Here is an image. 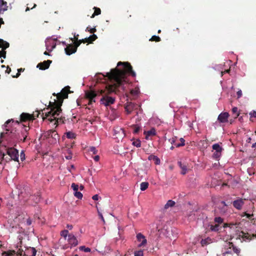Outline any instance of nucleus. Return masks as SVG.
<instances>
[{
  "instance_id": "obj_1",
  "label": "nucleus",
  "mask_w": 256,
  "mask_h": 256,
  "mask_svg": "<svg viewBox=\"0 0 256 256\" xmlns=\"http://www.w3.org/2000/svg\"><path fill=\"white\" fill-rule=\"evenodd\" d=\"M123 66V70L115 68L111 70L110 72L106 73V76L110 80H114L113 84L107 85L106 90H101L100 92V94H102L105 93L106 91V95L103 96L100 99L101 104L106 106L114 102L115 98L108 96V95L112 92H114L116 94H118L120 92L119 88L122 86L123 82L126 78V74H128L133 77H135L136 76V72L133 70L130 63L119 62L117 66Z\"/></svg>"
},
{
  "instance_id": "obj_2",
  "label": "nucleus",
  "mask_w": 256,
  "mask_h": 256,
  "mask_svg": "<svg viewBox=\"0 0 256 256\" xmlns=\"http://www.w3.org/2000/svg\"><path fill=\"white\" fill-rule=\"evenodd\" d=\"M70 87L69 86H66L62 89L60 92L56 94L57 100H54V102H50L48 107L46 110H50L48 112L46 113L44 118H48L52 121V116L55 117L56 116H58L62 113V109L61 106L63 103L64 99L68 98V94L70 93ZM53 95L56 96L54 93Z\"/></svg>"
},
{
  "instance_id": "obj_3",
  "label": "nucleus",
  "mask_w": 256,
  "mask_h": 256,
  "mask_svg": "<svg viewBox=\"0 0 256 256\" xmlns=\"http://www.w3.org/2000/svg\"><path fill=\"white\" fill-rule=\"evenodd\" d=\"M46 110H47L46 108L45 109L44 108L42 111V118L43 119V120H44L46 119H48V121H50V122H53L54 120H55V122H54V124H65L66 122L68 120V121L69 120L68 118V119H66V118L64 116H60V118H57L58 116H56L55 117L54 116H52V121L50 120V118H44L46 116ZM60 114L58 116H60Z\"/></svg>"
},
{
  "instance_id": "obj_4",
  "label": "nucleus",
  "mask_w": 256,
  "mask_h": 256,
  "mask_svg": "<svg viewBox=\"0 0 256 256\" xmlns=\"http://www.w3.org/2000/svg\"><path fill=\"white\" fill-rule=\"evenodd\" d=\"M6 153L9 156V160H14L16 162H18V152L14 148H8L6 150Z\"/></svg>"
},
{
  "instance_id": "obj_5",
  "label": "nucleus",
  "mask_w": 256,
  "mask_h": 256,
  "mask_svg": "<svg viewBox=\"0 0 256 256\" xmlns=\"http://www.w3.org/2000/svg\"><path fill=\"white\" fill-rule=\"evenodd\" d=\"M37 251L35 248L29 247L27 248L25 252L19 250L18 252L19 256H36Z\"/></svg>"
},
{
  "instance_id": "obj_6",
  "label": "nucleus",
  "mask_w": 256,
  "mask_h": 256,
  "mask_svg": "<svg viewBox=\"0 0 256 256\" xmlns=\"http://www.w3.org/2000/svg\"><path fill=\"white\" fill-rule=\"evenodd\" d=\"M9 46V43L2 39H0V54L2 55V58H6V52L4 50L8 48Z\"/></svg>"
},
{
  "instance_id": "obj_7",
  "label": "nucleus",
  "mask_w": 256,
  "mask_h": 256,
  "mask_svg": "<svg viewBox=\"0 0 256 256\" xmlns=\"http://www.w3.org/2000/svg\"><path fill=\"white\" fill-rule=\"evenodd\" d=\"M86 97L89 100L88 104H92L95 102L94 98L97 96L96 92L92 90H87L85 93Z\"/></svg>"
},
{
  "instance_id": "obj_8",
  "label": "nucleus",
  "mask_w": 256,
  "mask_h": 256,
  "mask_svg": "<svg viewBox=\"0 0 256 256\" xmlns=\"http://www.w3.org/2000/svg\"><path fill=\"white\" fill-rule=\"evenodd\" d=\"M114 134L115 138L118 140L122 139L125 136L124 131L123 128L120 127H116L114 129Z\"/></svg>"
},
{
  "instance_id": "obj_9",
  "label": "nucleus",
  "mask_w": 256,
  "mask_h": 256,
  "mask_svg": "<svg viewBox=\"0 0 256 256\" xmlns=\"http://www.w3.org/2000/svg\"><path fill=\"white\" fill-rule=\"evenodd\" d=\"M246 199L242 198H238L236 200H234L232 204L234 207L238 210H241L244 204V201Z\"/></svg>"
},
{
  "instance_id": "obj_10",
  "label": "nucleus",
  "mask_w": 256,
  "mask_h": 256,
  "mask_svg": "<svg viewBox=\"0 0 256 256\" xmlns=\"http://www.w3.org/2000/svg\"><path fill=\"white\" fill-rule=\"evenodd\" d=\"M227 206L228 204H226L225 202L222 201L218 207V210H219V212L221 214H224L226 213L228 210Z\"/></svg>"
},
{
  "instance_id": "obj_11",
  "label": "nucleus",
  "mask_w": 256,
  "mask_h": 256,
  "mask_svg": "<svg viewBox=\"0 0 256 256\" xmlns=\"http://www.w3.org/2000/svg\"><path fill=\"white\" fill-rule=\"evenodd\" d=\"M229 114L227 112H222L218 118V120L220 122L224 123L228 121Z\"/></svg>"
},
{
  "instance_id": "obj_12",
  "label": "nucleus",
  "mask_w": 256,
  "mask_h": 256,
  "mask_svg": "<svg viewBox=\"0 0 256 256\" xmlns=\"http://www.w3.org/2000/svg\"><path fill=\"white\" fill-rule=\"evenodd\" d=\"M52 62V61L50 60H44L42 62L39 63L37 66V68L42 70H45L49 68Z\"/></svg>"
},
{
  "instance_id": "obj_13",
  "label": "nucleus",
  "mask_w": 256,
  "mask_h": 256,
  "mask_svg": "<svg viewBox=\"0 0 256 256\" xmlns=\"http://www.w3.org/2000/svg\"><path fill=\"white\" fill-rule=\"evenodd\" d=\"M34 118V115H31L28 113L23 112L20 116V120L21 122L32 120Z\"/></svg>"
},
{
  "instance_id": "obj_14",
  "label": "nucleus",
  "mask_w": 256,
  "mask_h": 256,
  "mask_svg": "<svg viewBox=\"0 0 256 256\" xmlns=\"http://www.w3.org/2000/svg\"><path fill=\"white\" fill-rule=\"evenodd\" d=\"M68 244L72 246H75L78 244V241L76 237L72 234H68Z\"/></svg>"
},
{
  "instance_id": "obj_15",
  "label": "nucleus",
  "mask_w": 256,
  "mask_h": 256,
  "mask_svg": "<svg viewBox=\"0 0 256 256\" xmlns=\"http://www.w3.org/2000/svg\"><path fill=\"white\" fill-rule=\"evenodd\" d=\"M136 238L138 242H141V243L138 244V246L140 247L146 244L147 240L144 236L141 233L137 234Z\"/></svg>"
},
{
  "instance_id": "obj_16",
  "label": "nucleus",
  "mask_w": 256,
  "mask_h": 256,
  "mask_svg": "<svg viewBox=\"0 0 256 256\" xmlns=\"http://www.w3.org/2000/svg\"><path fill=\"white\" fill-rule=\"evenodd\" d=\"M137 105L132 102H128L127 105L125 106V110L127 112L128 114L131 113V112L135 108Z\"/></svg>"
},
{
  "instance_id": "obj_17",
  "label": "nucleus",
  "mask_w": 256,
  "mask_h": 256,
  "mask_svg": "<svg viewBox=\"0 0 256 256\" xmlns=\"http://www.w3.org/2000/svg\"><path fill=\"white\" fill-rule=\"evenodd\" d=\"M66 54L67 55H70L76 52V48H74V46L72 44H68L64 49Z\"/></svg>"
},
{
  "instance_id": "obj_18",
  "label": "nucleus",
  "mask_w": 256,
  "mask_h": 256,
  "mask_svg": "<svg viewBox=\"0 0 256 256\" xmlns=\"http://www.w3.org/2000/svg\"><path fill=\"white\" fill-rule=\"evenodd\" d=\"M29 130L30 128L28 126H24V130L21 132V134L23 137V140L20 139V140L22 141V142H25L26 141Z\"/></svg>"
},
{
  "instance_id": "obj_19",
  "label": "nucleus",
  "mask_w": 256,
  "mask_h": 256,
  "mask_svg": "<svg viewBox=\"0 0 256 256\" xmlns=\"http://www.w3.org/2000/svg\"><path fill=\"white\" fill-rule=\"evenodd\" d=\"M144 134L146 136V139L148 140L150 136H154L156 134V130L152 128L148 131H144Z\"/></svg>"
},
{
  "instance_id": "obj_20",
  "label": "nucleus",
  "mask_w": 256,
  "mask_h": 256,
  "mask_svg": "<svg viewBox=\"0 0 256 256\" xmlns=\"http://www.w3.org/2000/svg\"><path fill=\"white\" fill-rule=\"evenodd\" d=\"M241 234H240V236H241L242 238L246 239L248 240H251L254 237L256 238V234H253L252 235H250V234L248 233H246L244 232H242Z\"/></svg>"
},
{
  "instance_id": "obj_21",
  "label": "nucleus",
  "mask_w": 256,
  "mask_h": 256,
  "mask_svg": "<svg viewBox=\"0 0 256 256\" xmlns=\"http://www.w3.org/2000/svg\"><path fill=\"white\" fill-rule=\"evenodd\" d=\"M178 166L181 168V174H185L188 172L187 166L186 164H183L181 162H178Z\"/></svg>"
},
{
  "instance_id": "obj_22",
  "label": "nucleus",
  "mask_w": 256,
  "mask_h": 256,
  "mask_svg": "<svg viewBox=\"0 0 256 256\" xmlns=\"http://www.w3.org/2000/svg\"><path fill=\"white\" fill-rule=\"evenodd\" d=\"M8 9L7 2L4 0H0V13Z\"/></svg>"
},
{
  "instance_id": "obj_23",
  "label": "nucleus",
  "mask_w": 256,
  "mask_h": 256,
  "mask_svg": "<svg viewBox=\"0 0 256 256\" xmlns=\"http://www.w3.org/2000/svg\"><path fill=\"white\" fill-rule=\"evenodd\" d=\"M47 136L49 137H52L55 139L58 137L56 132L52 130H49L47 132Z\"/></svg>"
},
{
  "instance_id": "obj_24",
  "label": "nucleus",
  "mask_w": 256,
  "mask_h": 256,
  "mask_svg": "<svg viewBox=\"0 0 256 256\" xmlns=\"http://www.w3.org/2000/svg\"><path fill=\"white\" fill-rule=\"evenodd\" d=\"M2 256H19L18 252H16L14 250H9L4 252L2 254Z\"/></svg>"
},
{
  "instance_id": "obj_25",
  "label": "nucleus",
  "mask_w": 256,
  "mask_h": 256,
  "mask_svg": "<svg viewBox=\"0 0 256 256\" xmlns=\"http://www.w3.org/2000/svg\"><path fill=\"white\" fill-rule=\"evenodd\" d=\"M212 242V240L211 238L208 237L205 239H202L200 244L202 246H206Z\"/></svg>"
},
{
  "instance_id": "obj_26",
  "label": "nucleus",
  "mask_w": 256,
  "mask_h": 256,
  "mask_svg": "<svg viewBox=\"0 0 256 256\" xmlns=\"http://www.w3.org/2000/svg\"><path fill=\"white\" fill-rule=\"evenodd\" d=\"M212 148L216 152H222L223 150L222 147H221L218 144H214L212 146Z\"/></svg>"
},
{
  "instance_id": "obj_27",
  "label": "nucleus",
  "mask_w": 256,
  "mask_h": 256,
  "mask_svg": "<svg viewBox=\"0 0 256 256\" xmlns=\"http://www.w3.org/2000/svg\"><path fill=\"white\" fill-rule=\"evenodd\" d=\"M67 138L70 139H75L76 138V134L72 132H68L66 133Z\"/></svg>"
},
{
  "instance_id": "obj_28",
  "label": "nucleus",
  "mask_w": 256,
  "mask_h": 256,
  "mask_svg": "<svg viewBox=\"0 0 256 256\" xmlns=\"http://www.w3.org/2000/svg\"><path fill=\"white\" fill-rule=\"evenodd\" d=\"M94 12L91 16L92 18H94L96 16H98L101 13V10L100 8L94 6Z\"/></svg>"
},
{
  "instance_id": "obj_29",
  "label": "nucleus",
  "mask_w": 256,
  "mask_h": 256,
  "mask_svg": "<svg viewBox=\"0 0 256 256\" xmlns=\"http://www.w3.org/2000/svg\"><path fill=\"white\" fill-rule=\"evenodd\" d=\"M148 182H142L140 184V188L142 191L145 190L148 188Z\"/></svg>"
},
{
  "instance_id": "obj_30",
  "label": "nucleus",
  "mask_w": 256,
  "mask_h": 256,
  "mask_svg": "<svg viewBox=\"0 0 256 256\" xmlns=\"http://www.w3.org/2000/svg\"><path fill=\"white\" fill-rule=\"evenodd\" d=\"M175 204V202L172 200H168L164 206L166 209L170 207H172Z\"/></svg>"
},
{
  "instance_id": "obj_31",
  "label": "nucleus",
  "mask_w": 256,
  "mask_h": 256,
  "mask_svg": "<svg viewBox=\"0 0 256 256\" xmlns=\"http://www.w3.org/2000/svg\"><path fill=\"white\" fill-rule=\"evenodd\" d=\"M97 38L98 37L95 34H93L92 35L90 36L88 38H87L88 43H92L94 41L97 39Z\"/></svg>"
},
{
  "instance_id": "obj_32",
  "label": "nucleus",
  "mask_w": 256,
  "mask_h": 256,
  "mask_svg": "<svg viewBox=\"0 0 256 256\" xmlns=\"http://www.w3.org/2000/svg\"><path fill=\"white\" fill-rule=\"evenodd\" d=\"M69 232L68 230H64L60 232V236H62L64 239L66 238V237H68Z\"/></svg>"
},
{
  "instance_id": "obj_33",
  "label": "nucleus",
  "mask_w": 256,
  "mask_h": 256,
  "mask_svg": "<svg viewBox=\"0 0 256 256\" xmlns=\"http://www.w3.org/2000/svg\"><path fill=\"white\" fill-rule=\"evenodd\" d=\"M210 229L212 231L217 232L219 230V225L218 224L211 225Z\"/></svg>"
},
{
  "instance_id": "obj_34",
  "label": "nucleus",
  "mask_w": 256,
  "mask_h": 256,
  "mask_svg": "<svg viewBox=\"0 0 256 256\" xmlns=\"http://www.w3.org/2000/svg\"><path fill=\"white\" fill-rule=\"evenodd\" d=\"M79 250L82 251H84L86 252H90L91 250L89 248H86L85 246H80L79 248Z\"/></svg>"
},
{
  "instance_id": "obj_35",
  "label": "nucleus",
  "mask_w": 256,
  "mask_h": 256,
  "mask_svg": "<svg viewBox=\"0 0 256 256\" xmlns=\"http://www.w3.org/2000/svg\"><path fill=\"white\" fill-rule=\"evenodd\" d=\"M232 112L233 114H235V118H236L240 115V113L238 112V108L236 107H234L232 108Z\"/></svg>"
},
{
  "instance_id": "obj_36",
  "label": "nucleus",
  "mask_w": 256,
  "mask_h": 256,
  "mask_svg": "<svg viewBox=\"0 0 256 256\" xmlns=\"http://www.w3.org/2000/svg\"><path fill=\"white\" fill-rule=\"evenodd\" d=\"M88 151L89 152H92V154H96L98 152V150H96V148L94 146H90L88 149Z\"/></svg>"
},
{
  "instance_id": "obj_37",
  "label": "nucleus",
  "mask_w": 256,
  "mask_h": 256,
  "mask_svg": "<svg viewBox=\"0 0 256 256\" xmlns=\"http://www.w3.org/2000/svg\"><path fill=\"white\" fill-rule=\"evenodd\" d=\"M86 31H88L89 32L90 34H94V33L95 32H96V28H90L89 26H88L86 28Z\"/></svg>"
},
{
  "instance_id": "obj_38",
  "label": "nucleus",
  "mask_w": 256,
  "mask_h": 256,
  "mask_svg": "<svg viewBox=\"0 0 256 256\" xmlns=\"http://www.w3.org/2000/svg\"><path fill=\"white\" fill-rule=\"evenodd\" d=\"M160 40H161L160 38L158 36H152L150 40L155 41V42H160Z\"/></svg>"
},
{
  "instance_id": "obj_39",
  "label": "nucleus",
  "mask_w": 256,
  "mask_h": 256,
  "mask_svg": "<svg viewBox=\"0 0 256 256\" xmlns=\"http://www.w3.org/2000/svg\"><path fill=\"white\" fill-rule=\"evenodd\" d=\"M132 144L137 148H140L141 146V142L139 140H137L132 142Z\"/></svg>"
},
{
  "instance_id": "obj_40",
  "label": "nucleus",
  "mask_w": 256,
  "mask_h": 256,
  "mask_svg": "<svg viewBox=\"0 0 256 256\" xmlns=\"http://www.w3.org/2000/svg\"><path fill=\"white\" fill-rule=\"evenodd\" d=\"M74 196L80 200H81L82 198V194L80 192H74Z\"/></svg>"
},
{
  "instance_id": "obj_41",
  "label": "nucleus",
  "mask_w": 256,
  "mask_h": 256,
  "mask_svg": "<svg viewBox=\"0 0 256 256\" xmlns=\"http://www.w3.org/2000/svg\"><path fill=\"white\" fill-rule=\"evenodd\" d=\"M134 128V134H138L140 130V127L137 125H133L132 126Z\"/></svg>"
},
{
  "instance_id": "obj_42",
  "label": "nucleus",
  "mask_w": 256,
  "mask_h": 256,
  "mask_svg": "<svg viewBox=\"0 0 256 256\" xmlns=\"http://www.w3.org/2000/svg\"><path fill=\"white\" fill-rule=\"evenodd\" d=\"M214 220V222L218 223V224L223 222V219L220 216L216 217Z\"/></svg>"
},
{
  "instance_id": "obj_43",
  "label": "nucleus",
  "mask_w": 256,
  "mask_h": 256,
  "mask_svg": "<svg viewBox=\"0 0 256 256\" xmlns=\"http://www.w3.org/2000/svg\"><path fill=\"white\" fill-rule=\"evenodd\" d=\"M5 154H4V153L2 152H1V150H0V164H1L2 162V160H6V161H7V160H6V158H8V156H6V158H4L5 156Z\"/></svg>"
},
{
  "instance_id": "obj_44",
  "label": "nucleus",
  "mask_w": 256,
  "mask_h": 256,
  "mask_svg": "<svg viewBox=\"0 0 256 256\" xmlns=\"http://www.w3.org/2000/svg\"><path fill=\"white\" fill-rule=\"evenodd\" d=\"M71 187L73 189V190L74 191V192H78V184H76L74 183H72V184Z\"/></svg>"
},
{
  "instance_id": "obj_45",
  "label": "nucleus",
  "mask_w": 256,
  "mask_h": 256,
  "mask_svg": "<svg viewBox=\"0 0 256 256\" xmlns=\"http://www.w3.org/2000/svg\"><path fill=\"white\" fill-rule=\"evenodd\" d=\"M222 154V152H215L214 154H213V157L214 158H219L220 156Z\"/></svg>"
},
{
  "instance_id": "obj_46",
  "label": "nucleus",
  "mask_w": 256,
  "mask_h": 256,
  "mask_svg": "<svg viewBox=\"0 0 256 256\" xmlns=\"http://www.w3.org/2000/svg\"><path fill=\"white\" fill-rule=\"evenodd\" d=\"M152 160L154 161L156 164H160V160L157 156H153Z\"/></svg>"
},
{
  "instance_id": "obj_47",
  "label": "nucleus",
  "mask_w": 256,
  "mask_h": 256,
  "mask_svg": "<svg viewBox=\"0 0 256 256\" xmlns=\"http://www.w3.org/2000/svg\"><path fill=\"white\" fill-rule=\"evenodd\" d=\"M80 44V42H79V40H76L74 43V48H76V50L78 47L79 46Z\"/></svg>"
},
{
  "instance_id": "obj_48",
  "label": "nucleus",
  "mask_w": 256,
  "mask_h": 256,
  "mask_svg": "<svg viewBox=\"0 0 256 256\" xmlns=\"http://www.w3.org/2000/svg\"><path fill=\"white\" fill-rule=\"evenodd\" d=\"M180 144H177L176 145V147L177 148L184 146L185 144V143H184L185 140H184L183 138H180Z\"/></svg>"
},
{
  "instance_id": "obj_49",
  "label": "nucleus",
  "mask_w": 256,
  "mask_h": 256,
  "mask_svg": "<svg viewBox=\"0 0 256 256\" xmlns=\"http://www.w3.org/2000/svg\"><path fill=\"white\" fill-rule=\"evenodd\" d=\"M134 256H143V251L138 250L134 252Z\"/></svg>"
},
{
  "instance_id": "obj_50",
  "label": "nucleus",
  "mask_w": 256,
  "mask_h": 256,
  "mask_svg": "<svg viewBox=\"0 0 256 256\" xmlns=\"http://www.w3.org/2000/svg\"><path fill=\"white\" fill-rule=\"evenodd\" d=\"M40 114V112L38 110L34 112L32 115H34V120L36 118H38L39 116V114Z\"/></svg>"
},
{
  "instance_id": "obj_51",
  "label": "nucleus",
  "mask_w": 256,
  "mask_h": 256,
  "mask_svg": "<svg viewBox=\"0 0 256 256\" xmlns=\"http://www.w3.org/2000/svg\"><path fill=\"white\" fill-rule=\"evenodd\" d=\"M177 138L176 136L172 138L169 140V142L172 144H176V140Z\"/></svg>"
},
{
  "instance_id": "obj_52",
  "label": "nucleus",
  "mask_w": 256,
  "mask_h": 256,
  "mask_svg": "<svg viewBox=\"0 0 256 256\" xmlns=\"http://www.w3.org/2000/svg\"><path fill=\"white\" fill-rule=\"evenodd\" d=\"M233 251L234 253L236 254H238L240 252V250L237 248L236 246H234Z\"/></svg>"
},
{
  "instance_id": "obj_53",
  "label": "nucleus",
  "mask_w": 256,
  "mask_h": 256,
  "mask_svg": "<svg viewBox=\"0 0 256 256\" xmlns=\"http://www.w3.org/2000/svg\"><path fill=\"white\" fill-rule=\"evenodd\" d=\"M97 210H98V214L99 216L100 217V218H101V220L104 222V218L102 216V214L101 212H100L99 210H98V206H96Z\"/></svg>"
},
{
  "instance_id": "obj_54",
  "label": "nucleus",
  "mask_w": 256,
  "mask_h": 256,
  "mask_svg": "<svg viewBox=\"0 0 256 256\" xmlns=\"http://www.w3.org/2000/svg\"><path fill=\"white\" fill-rule=\"evenodd\" d=\"M246 216L248 218L251 219L252 217L253 216V214H250L245 212L244 213V214L242 215V216Z\"/></svg>"
},
{
  "instance_id": "obj_55",
  "label": "nucleus",
  "mask_w": 256,
  "mask_h": 256,
  "mask_svg": "<svg viewBox=\"0 0 256 256\" xmlns=\"http://www.w3.org/2000/svg\"><path fill=\"white\" fill-rule=\"evenodd\" d=\"M6 130L7 132L6 133H4V132L1 133V137H4L5 134H8V135H10V134L12 133V132H9L10 130L8 129H6Z\"/></svg>"
},
{
  "instance_id": "obj_56",
  "label": "nucleus",
  "mask_w": 256,
  "mask_h": 256,
  "mask_svg": "<svg viewBox=\"0 0 256 256\" xmlns=\"http://www.w3.org/2000/svg\"><path fill=\"white\" fill-rule=\"evenodd\" d=\"M20 157L22 161L25 160V154L23 151L20 152Z\"/></svg>"
},
{
  "instance_id": "obj_57",
  "label": "nucleus",
  "mask_w": 256,
  "mask_h": 256,
  "mask_svg": "<svg viewBox=\"0 0 256 256\" xmlns=\"http://www.w3.org/2000/svg\"><path fill=\"white\" fill-rule=\"evenodd\" d=\"M250 115L252 117L256 118V112L254 110L252 111L250 113Z\"/></svg>"
},
{
  "instance_id": "obj_58",
  "label": "nucleus",
  "mask_w": 256,
  "mask_h": 256,
  "mask_svg": "<svg viewBox=\"0 0 256 256\" xmlns=\"http://www.w3.org/2000/svg\"><path fill=\"white\" fill-rule=\"evenodd\" d=\"M79 42H80V44H82V43H86V42L88 43V38H85L82 39V40H80Z\"/></svg>"
},
{
  "instance_id": "obj_59",
  "label": "nucleus",
  "mask_w": 256,
  "mask_h": 256,
  "mask_svg": "<svg viewBox=\"0 0 256 256\" xmlns=\"http://www.w3.org/2000/svg\"><path fill=\"white\" fill-rule=\"evenodd\" d=\"M92 200H98L99 198V196L98 194H95L94 196H92Z\"/></svg>"
},
{
  "instance_id": "obj_60",
  "label": "nucleus",
  "mask_w": 256,
  "mask_h": 256,
  "mask_svg": "<svg viewBox=\"0 0 256 256\" xmlns=\"http://www.w3.org/2000/svg\"><path fill=\"white\" fill-rule=\"evenodd\" d=\"M242 96V92L241 90H240L237 92L238 98H240Z\"/></svg>"
},
{
  "instance_id": "obj_61",
  "label": "nucleus",
  "mask_w": 256,
  "mask_h": 256,
  "mask_svg": "<svg viewBox=\"0 0 256 256\" xmlns=\"http://www.w3.org/2000/svg\"><path fill=\"white\" fill-rule=\"evenodd\" d=\"M94 159L96 162H98L100 160V156L97 155L94 157Z\"/></svg>"
},
{
  "instance_id": "obj_62",
  "label": "nucleus",
  "mask_w": 256,
  "mask_h": 256,
  "mask_svg": "<svg viewBox=\"0 0 256 256\" xmlns=\"http://www.w3.org/2000/svg\"><path fill=\"white\" fill-rule=\"evenodd\" d=\"M11 72V68L8 66L6 67V72L8 73V74H10Z\"/></svg>"
},
{
  "instance_id": "obj_63",
  "label": "nucleus",
  "mask_w": 256,
  "mask_h": 256,
  "mask_svg": "<svg viewBox=\"0 0 256 256\" xmlns=\"http://www.w3.org/2000/svg\"><path fill=\"white\" fill-rule=\"evenodd\" d=\"M66 228L69 230H72L73 228L72 226V224H68L66 225Z\"/></svg>"
},
{
  "instance_id": "obj_64",
  "label": "nucleus",
  "mask_w": 256,
  "mask_h": 256,
  "mask_svg": "<svg viewBox=\"0 0 256 256\" xmlns=\"http://www.w3.org/2000/svg\"><path fill=\"white\" fill-rule=\"evenodd\" d=\"M78 36H79V35H78V34H76V35L74 34V39H75V40H78Z\"/></svg>"
}]
</instances>
